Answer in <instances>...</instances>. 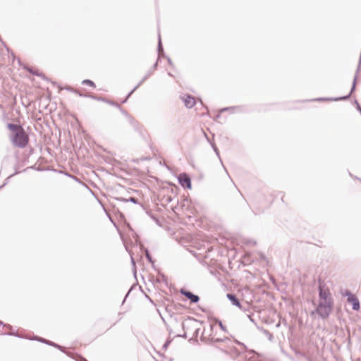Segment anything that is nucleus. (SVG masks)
<instances>
[{"label": "nucleus", "mask_w": 361, "mask_h": 361, "mask_svg": "<svg viewBox=\"0 0 361 361\" xmlns=\"http://www.w3.org/2000/svg\"><path fill=\"white\" fill-rule=\"evenodd\" d=\"M25 69L31 74L34 75H37V76H39L41 78H42L43 80H47V81H49V78L42 73L39 72V71L38 70H35L33 69V68H30V67H25Z\"/></svg>", "instance_id": "12"}, {"label": "nucleus", "mask_w": 361, "mask_h": 361, "mask_svg": "<svg viewBox=\"0 0 361 361\" xmlns=\"http://www.w3.org/2000/svg\"><path fill=\"white\" fill-rule=\"evenodd\" d=\"M353 103L356 105V109L357 111H361V106L359 104L358 102L357 99H355L353 101Z\"/></svg>", "instance_id": "34"}, {"label": "nucleus", "mask_w": 361, "mask_h": 361, "mask_svg": "<svg viewBox=\"0 0 361 361\" xmlns=\"http://www.w3.org/2000/svg\"><path fill=\"white\" fill-rule=\"evenodd\" d=\"M141 85L138 83L126 96L127 99H129L131 94L140 86Z\"/></svg>", "instance_id": "31"}, {"label": "nucleus", "mask_w": 361, "mask_h": 361, "mask_svg": "<svg viewBox=\"0 0 361 361\" xmlns=\"http://www.w3.org/2000/svg\"><path fill=\"white\" fill-rule=\"evenodd\" d=\"M181 99L188 109H191L195 105V99L192 95L184 94L181 97Z\"/></svg>", "instance_id": "9"}, {"label": "nucleus", "mask_w": 361, "mask_h": 361, "mask_svg": "<svg viewBox=\"0 0 361 361\" xmlns=\"http://www.w3.org/2000/svg\"><path fill=\"white\" fill-rule=\"evenodd\" d=\"M105 102H106V103H107V104H110V105H111V106H115V107H116V108H118H118L120 107V106H121V105H120L119 104H118L117 102H113V101L109 100V99H106Z\"/></svg>", "instance_id": "26"}, {"label": "nucleus", "mask_w": 361, "mask_h": 361, "mask_svg": "<svg viewBox=\"0 0 361 361\" xmlns=\"http://www.w3.org/2000/svg\"><path fill=\"white\" fill-rule=\"evenodd\" d=\"M358 73H359V71L357 73L356 72V73H355V75L353 78L350 91L349 94H348V95H350V97H351L352 93L354 92V91L355 90Z\"/></svg>", "instance_id": "18"}, {"label": "nucleus", "mask_w": 361, "mask_h": 361, "mask_svg": "<svg viewBox=\"0 0 361 361\" xmlns=\"http://www.w3.org/2000/svg\"><path fill=\"white\" fill-rule=\"evenodd\" d=\"M180 293L186 297L190 300V303L195 304L200 301V297L197 295L194 294L184 288H180Z\"/></svg>", "instance_id": "7"}, {"label": "nucleus", "mask_w": 361, "mask_h": 361, "mask_svg": "<svg viewBox=\"0 0 361 361\" xmlns=\"http://www.w3.org/2000/svg\"><path fill=\"white\" fill-rule=\"evenodd\" d=\"M182 327L184 329V323H182Z\"/></svg>", "instance_id": "53"}, {"label": "nucleus", "mask_w": 361, "mask_h": 361, "mask_svg": "<svg viewBox=\"0 0 361 361\" xmlns=\"http://www.w3.org/2000/svg\"><path fill=\"white\" fill-rule=\"evenodd\" d=\"M133 288V286L130 288V290H128V292L126 293V297H125V298H124V300H123V303L125 302L126 298L128 296V295L130 294V291L132 290Z\"/></svg>", "instance_id": "37"}, {"label": "nucleus", "mask_w": 361, "mask_h": 361, "mask_svg": "<svg viewBox=\"0 0 361 361\" xmlns=\"http://www.w3.org/2000/svg\"><path fill=\"white\" fill-rule=\"evenodd\" d=\"M168 75H169V76H171V77H173V75L171 73H169V72L168 73Z\"/></svg>", "instance_id": "50"}, {"label": "nucleus", "mask_w": 361, "mask_h": 361, "mask_svg": "<svg viewBox=\"0 0 361 361\" xmlns=\"http://www.w3.org/2000/svg\"><path fill=\"white\" fill-rule=\"evenodd\" d=\"M166 57L167 59V61H168L169 64L170 66H173V62H172L171 59L169 56H166Z\"/></svg>", "instance_id": "38"}, {"label": "nucleus", "mask_w": 361, "mask_h": 361, "mask_svg": "<svg viewBox=\"0 0 361 361\" xmlns=\"http://www.w3.org/2000/svg\"><path fill=\"white\" fill-rule=\"evenodd\" d=\"M161 281H164L165 283H167V279L164 275L161 276Z\"/></svg>", "instance_id": "39"}, {"label": "nucleus", "mask_w": 361, "mask_h": 361, "mask_svg": "<svg viewBox=\"0 0 361 361\" xmlns=\"http://www.w3.org/2000/svg\"><path fill=\"white\" fill-rule=\"evenodd\" d=\"M158 66V60L155 62V63L152 66V67L148 71V72L145 74L143 78L140 81V84L142 85L154 71Z\"/></svg>", "instance_id": "14"}, {"label": "nucleus", "mask_w": 361, "mask_h": 361, "mask_svg": "<svg viewBox=\"0 0 361 361\" xmlns=\"http://www.w3.org/2000/svg\"><path fill=\"white\" fill-rule=\"evenodd\" d=\"M165 309H166V311L168 312L169 313V314L171 316V314H172L171 310L168 307H166Z\"/></svg>", "instance_id": "42"}, {"label": "nucleus", "mask_w": 361, "mask_h": 361, "mask_svg": "<svg viewBox=\"0 0 361 361\" xmlns=\"http://www.w3.org/2000/svg\"><path fill=\"white\" fill-rule=\"evenodd\" d=\"M237 108L236 106H230V107H225V108H223L221 109V112H224V111H228V110H231V109H235Z\"/></svg>", "instance_id": "35"}, {"label": "nucleus", "mask_w": 361, "mask_h": 361, "mask_svg": "<svg viewBox=\"0 0 361 361\" xmlns=\"http://www.w3.org/2000/svg\"><path fill=\"white\" fill-rule=\"evenodd\" d=\"M82 84L84 85H88L90 87H92L93 88L96 87V85L95 83L90 80V79H85L82 81Z\"/></svg>", "instance_id": "21"}, {"label": "nucleus", "mask_w": 361, "mask_h": 361, "mask_svg": "<svg viewBox=\"0 0 361 361\" xmlns=\"http://www.w3.org/2000/svg\"><path fill=\"white\" fill-rule=\"evenodd\" d=\"M247 244L252 245H256V242H255V241H254V240H250L247 242Z\"/></svg>", "instance_id": "41"}, {"label": "nucleus", "mask_w": 361, "mask_h": 361, "mask_svg": "<svg viewBox=\"0 0 361 361\" xmlns=\"http://www.w3.org/2000/svg\"><path fill=\"white\" fill-rule=\"evenodd\" d=\"M35 339L37 341H38L40 343H45L48 345H50V346H52V347H54L57 349H59V350H61L62 353H65L66 355H67L68 356L71 357V354L70 353L67 352L66 350V348L63 347V346H61L51 341H49V340H47L46 338H44L42 337H38V336H36Z\"/></svg>", "instance_id": "6"}, {"label": "nucleus", "mask_w": 361, "mask_h": 361, "mask_svg": "<svg viewBox=\"0 0 361 361\" xmlns=\"http://www.w3.org/2000/svg\"><path fill=\"white\" fill-rule=\"evenodd\" d=\"M9 336L15 335L14 334H8Z\"/></svg>", "instance_id": "54"}, {"label": "nucleus", "mask_w": 361, "mask_h": 361, "mask_svg": "<svg viewBox=\"0 0 361 361\" xmlns=\"http://www.w3.org/2000/svg\"><path fill=\"white\" fill-rule=\"evenodd\" d=\"M171 341H172V340L171 338H168L164 343V345L162 346V349L164 350H166L169 345L171 344Z\"/></svg>", "instance_id": "28"}, {"label": "nucleus", "mask_w": 361, "mask_h": 361, "mask_svg": "<svg viewBox=\"0 0 361 361\" xmlns=\"http://www.w3.org/2000/svg\"><path fill=\"white\" fill-rule=\"evenodd\" d=\"M235 343L236 344H238V345L241 346L242 348L244 350H250L242 342L238 341V340H235Z\"/></svg>", "instance_id": "29"}, {"label": "nucleus", "mask_w": 361, "mask_h": 361, "mask_svg": "<svg viewBox=\"0 0 361 361\" xmlns=\"http://www.w3.org/2000/svg\"><path fill=\"white\" fill-rule=\"evenodd\" d=\"M128 99H127V98L126 97L124 99H123V101L121 102V103H122V104L126 103V102L128 101Z\"/></svg>", "instance_id": "47"}, {"label": "nucleus", "mask_w": 361, "mask_h": 361, "mask_svg": "<svg viewBox=\"0 0 361 361\" xmlns=\"http://www.w3.org/2000/svg\"><path fill=\"white\" fill-rule=\"evenodd\" d=\"M64 89L66 90H67V91H68V92H73V93H75V94H78L79 97H84L85 94L81 93L78 90L74 89L71 86H66L64 87Z\"/></svg>", "instance_id": "19"}, {"label": "nucleus", "mask_w": 361, "mask_h": 361, "mask_svg": "<svg viewBox=\"0 0 361 361\" xmlns=\"http://www.w3.org/2000/svg\"><path fill=\"white\" fill-rule=\"evenodd\" d=\"M11 141L15 146L20 148H23L27 145L28 138L23 128H20V130L19 132H16V133L13 135Z\"/></svg>", "instance_id": "3"}, {"label": "nucleus", "mask_w": 361, "mask_h": 361, "mask_svg": "<svg viewBox=\"0 0 361 361\" xmlns=\"http://www.w3.org/2000/svg\"><path fill=\"white\" fill-rule=\"evenodd\" d=\"M7 128L14 134L16 133V132H19L20 130L21 127L15 123H8L7 124Z\"/></svg>", "instance_id": "17"}, {"label": "nucleus", "mask_w": 361, "mask_h": 361, "mask_svg": "<svg viewBox=\"0 0 361 361\" xmlns=\"http://www.w3.org/2000/svg\"><path fill=\"white\" fill-rule=\"evenodd\" d=\"M334 302L327 301H319V303L314 310H312L310 314L312 316L317 314L322 319H327L333 310Z\"/></svg>", "instance_id": "2"}, {"label": "nucleus", "mask_w": 361, "mask_h": 361, "mask_svg": "<svg viewBox=\"0 0 361 361\" xmlns=\"http://www.w3.org/2000/svg\"><path fill=\"white\" fill-rule=\"evenodd\" d=\"M350 99V95H345L341 97H318L312 99V101L317 102H338V101H343Z\"/></svg>", "instance_id": "8"}, {"label": "nucleus", "mask_w": 361, "mask_h": 361, "mask_svg": "<svg viewBox=\"0 0 361 361\" xmlns=\"http://www.w3.org/2000/svg\"><path fill=\"white\" fill-rule=\"evenodd\" d=\"M178 183L184 188V189H191V178L190 176L187 173H181L178 176Z\"/></svg>", "instance_id": "5"}, {"label": "nucleus", "mask_w": 361, "mask_h": 361, "mask_svg": "<svg viewBox=\"0 0 361 361\" xmlns=\"http://www.w3.org/2000/svg\"><path fill=\"white\" fill-rule=\"evenodd\" d=\"M145 257L149 262L154 264V260L147 249L145 250Z\"/></svg>", "instance_id": "25"}, {"label": "nucleus", "mask_w": 361, "mask_h": 361, "mask_svg": "<svg viewBox=\"0 0 361 361\" xmlns=\"http://www.w3.org/2000/svg\"><path fill=\"white\" fill-rule=\"evenodd\" d=\"M71 357L77 361H87L84 357H82V355H80L79 354H76L75 357H72L71 355Z\"/></svg>", "instance_id": "27"}, {"label": "nucleus", "mask_w": 361, "mask_h": 361, "mask_svg": "<svg viewBox=\"0 0 361 361\" xmlns=\"http://www.w3.org/2000/svg\"><path fill=\"white\" fill-rule=\"evenodd\" d=\"M247 317L250 319V320L252 322L255 323V320L252 319V317L250 315H247Z\"/></svg>", "instance_id": "45"}, {"label": "nucleus", "mask_w": 361, "mask_h": 361, "mask_svg": "<svg viewBox=\"0 0 361 361\" xmlns=\"http://www.w3.org/2000/svg\"><path fill=\"white\" fill-rule=\"evenodd\" d=\"M318 290L319 301L333 302V299L329 288L326 287L325 283L322 281L320 279H319Z\"/></svg>", "instance_id": "4"}, {"label": "nucleus", "mask_w": 361, "mask_h": 361, "mask_svg": "<svg viewBox=\"0 0 361 361\" xmlns=\"http://www.w3.org/2000/svg\"><path fill=\"white\" fill-rule=\"evenodd\" d=\"M160 317H161V319H163V321H164V317H162V315H160Z\"/></svg>", "instance_id": "52"}, {"label": "nucleus", "mask_w": 361, "mask_h": 361, "mask_svg": "<svg viewBox=\"0 0 361 361\" xmlns=\"http://www.w3.org/2000/svg\"><path fill=\"white\" fill-rule=\"evenodd\" d=\"M171 201H172V197H171V196H168V197H166V202L167 203H169V202H171Z\"/></svg>", "instance_id": "40"}, {"label": "nucleus", "mask_w": 361, "mask_h": 361, "mask_svg": "<svg viewBox=\"0 0 361 361\" xmlns=\"http://www.w3.org/2000/svg\"><path fill=\"white\" fill-rule=\"evenodd\" d=\"M264 334H265L269 335V336H270V337H271V336H272V335L269 333V331H267V330H264Z\"/></svg>", "instance_id": "46"}, {"label": "nucleus", "mask_w": 361, "mask_h": 361, "mask_svg": "<svg viewBox=\"0 0 361 361\" xmlns=\"http://www.w3.org/2000/svg\"><path fill=\"white\" fill-rule=\"evenodd\" d=\"M216 323L218 324V325L219 326L220 329L224 331V332H227V329L226 327L223 324L222 322L219 319H216Z\"/></svg>", "instance_id": "23"}, {"label": "nucleus", "mask_w": 361, "mask_h": 361, "mask_svg": "<svg viewBox=\"0 0 361 361\" xmlns=\"http://www.w3.org/2000/svg\"><path fill=\"white\" fill-rule=\"evenodd\" d=\"M117 200L120 202H132L133 204H138L140 205V207L143 209H145V208L144 207L143 204H140L139 202V200L137 197H130L129 198H124V197H118L117 198Z\"/></svg>", "instance_id": "13"}, {"label": "nucleus", "mask_w": 361, "mask_h": 361, "mask_svg": "<svg viewBox=\"0 0 361 361\" xmlns=\"http://www.w3.org/2000/svg\"><path fill=\"white\" fill-rule=\"evenodd\" d=\"M157 52H158V55H159V58L158 59H159L160 57H164L165 56V54H164V48H163V46H162L160 34H159V35H158ZM157 60L159 61V59H157Z\"/></svg>", "instance_id": "15"}, {"label": "nucleus", "mask_w": 361, "mask_h": 361, "mask_svg": "<svg viewBox=\"0 0 361 361\" xmlns=\"http://www.w3.org/2000/svg\"><path fill=\"white\" fill-rule=\"evenodd\" d=\"M128 121L130 123V124L133 126V128L135 129V130L142 133V130H140L138 122L133 116H130L128 118Z\"/></svg>", "instance_id": "16"}, {"label": "nucleus", "mask_w": 361, "mask_h": 361, "mask_svg": "<svg viewBox=\"0 0 361 361\" xmlns=\"http://www.w3.org/2000/svg\"><path fill=\"white\" fill-rule=\"evenodd\" d=\"M342 295L347 297V298H350V295L353 296L354 294L350 290L345 289L343 290V292H342Z\"/></svg>", "instance_id": "24"}, {"label": "nucleus", "mask_w": 361, "mask_h": 361, "mask_svg": "<svg viewBox=\"0 0 361 361\" xmlns=\"http://www.w3.org/2000/svg\"><path fill=\"white\" fill-rule=\"evenodd\" d=\"M348 302L352 305V309L355 311H358L360 308V301L357 297L354 295L353 296L350 295V298H347Z\"/></svg>", "instance_id": "10"}, {"label": "nucleus", "mask_w": 361, "mask_h": 361, "mask_svg": "<svg viewBox=\"0 0 361 361\" xmlns=\"http://www.w3.org/2000/svg\"><path fill=\"white\" fill-rule=\"evenodd\" d=\"M54 86H58V84L56 82H51Z\"/></svg>", "instance_id": "48"}, {"label": "nucleus", "mask_w": 361, "mask_h": 361, "mask_svg": "<svg viewBox=\"0 0 361 361\" xmlns=\"http://www.w3.org/2000/svg\"><path fill=\"white\" fill-rule=\"evenodd\" d=\"M227 355H229L233 359H238V361H261L259 355L254 350H242L235 347H232L229 350H223Z\"/></svg>", "instance_id": "1"}, {"label": "nucleus", "mask_w": 361, "mask_h": 361, "mask_svg": "<svg viewBox=\"0 0 361 361\" xmlns=\"http://www.w3.org/2000/svg\"><path fill=\"white\" fill-rule=\"evenodd\" d=\"M219 117H220V114H217V115L216 116V118H214V120H216V118H219Z\"/></svg>", "instance_id": "49"}, {"label": "nucleus", "mask_w": 361, "mask_h": 361, "mask_svg": "<svg viewBox=\"0 0 361 361\" xmlns=\"http://www.w3.org/2000/svg\"><path fill=\"white\" fill-rule=\"evenodd\" d=\"M177 336H180L182 338H187V334H186V333H184L183 334L178 335Z\"/></svg>", "instance_id": "43"}, {"label": "nucleus", "mask_w": 361, "mask_h": 361, "mask_svg": "<svg viewBox=\"0 0 361 361\" xmlns=\"http://www.w3.org/2000/svg\"><path fill=\"white\" fill-rule=\"evenodd\" d=\"M212 340L215 343H226L230 341V339L228 337L212 338Z\"/></svg>", "instance_id": "22"}, {"label": "nucleus", "mask_w": 361, "mask_h": 361, "mask_svg": "<svg viewBox=\"0 0 361 361\" xmlns=\"http://www.w3.org/2000/svg\"><path fill=\"white\" fill-rule=\"evenodd\" d=\"M160 317H161V319H163V321H164V317H162V315H160Z\"/></svg>", "instance_id": "51"}, {"label": "nucleus", "mask_w": 361, "mask_h": 361, "mask_svg": "<svg viewBox=\"0 0 361 361\" xmlns=\"http://www.w3.org/2000/svg\"><path fill=\"white\" fill-rule=\"evenodd\" d=\"M19 173L18 171H16L14 173H13V174H11V175H10V176L6 178V180L5 183H4L3 185H0V189L3 188H4V187L7 184V183H8V180L11 177L13 176L14 175H16V174H17V173Z\"/></svg>", "instance_id": "33"}, {"label": "nucleus", "mask_w": 361, "mask_h": 361, "mask_svg": "<svg viewBox=\"0 0 361 361\" xmlns=\"http://www.w3.org/2000/svg\"><path fill=\"white\" fill-rule=\"evenodd\" d=\"M226 297L233 306L241 308V303L235 294L227 293Z\"/></svg>", "instance_id": "11"}, {"label": "nucleus", "mask_w": 361, "mask_h": 361, "mask_svg": "<svg viewBox=\"0 0 361 361\" xmlns=\"http://www.w3.org/2000/svg\"><path fill=\"white\" fill-rule=\"evenodd\" d=\"M210 144H211V146H212V149H214V152L216 153V154L219 157H220L219 151L217 147L216 146V145L214 143H213V142H210Z\"/></svg>", "instance_id": "30"}, {"label": "nucleus", "mask_w": 361, "mask_h": 361, "mask_svg": "<svg viewBox=\"0 0 361 361\" xmlns=\"http://www.w3.org/2000/svg\"><path fill=\"white\" fill-rule=\"evenodd\" d=\"M120 111L122 113L123 115H124L127 118L130 116L127 111H126L124 109H123L121 106L118 108Z\"/></svg>", "instance_id": "32"}, {"label": "nucleus", "mask_w": 361, "mask_h": 361, "mask_svg": "<svg viewBox=\"0 0 361 361\" xmlns=\"http://www.w3.org/2000/svg\"><path fill=\"white\" fill-rule=\"evenodd\" d=\"M0 325L6 326L9 329H11V326L10 324H5L2 321L0 320Z\"/></svg>", "instance_id": "36"}, {"label": "nucleus", "mask_w": 361, "mask_h": 361, "mask_svg": "<svg viewBox=\"0 0 361 361\" xmlns=\"http://www.w3.org/2000/svg\"><path fill=\"white\" fill-rule=\"evenodd\" d=\"M84 97H90L92 99H94V100H97V101H102V102H105V100L106 99L105 98H102V97H98L97 95H94V94H84Z\"/></svg>", "instance_id": "20"}, {"label": "nucleus", "mask_w": 361, "mask_h": 361, "mask_svg": "<svg viewBox=\"0 0 361 361\" xmlns=\"http://www.w3.org/2000/svg\"><path fill=\"white\" fill-rule=\"evenodd\" d=\"M131 263H132L133 267H135V260H134L133 257H131Z\"/></svg>", "instance_id": "44"}]
</instances>
